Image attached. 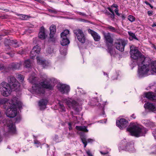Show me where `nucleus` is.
Returning a JSON list of instances; mask_svg holds the SVG:
<instances>
[{"instance_id": "obj_51", "label": "nucleus", "mask_w": 156, "mask_h": 156, "mask_svg": "<svg viewBox=\"0 0 156 156\" xmlns=\"http://www.w3.org/2000/svg\"><path fill=\"white\" fill-rule=\"evenodd\" d=\"M77 13L79 15L82 16H85L86 15L84 13H82L80 12H77Z\"/></svg>"}, {"instance_id": "obj_61", "label": "nucleus", "mask_w": 156, "mask_h": 156, "mask_svg": "<svg viewBox=\"0 0 156 156\" xmlns=\"http://www.w3.org/2000/svg\"><path fill=\"white\" fill-rule=\"evenodd\" d=\"M2 137L1 136V135H0V142L2 141Z\"/></svg>"}, {"instance_id": "obj_52", "label": "nucleus", "mask_w": 156, "mask_h": 156, "mask_svg": "<svg viewBox=\"0 0 156 156\" xmlns=\"http://www.w3.org/2000/svg\"><path fill=\"white\" fill-rule=\"evenodd\" d=\"M106 122V119H105L104 120H101L99 121L98 122H100V123H105Z\"/></svg>"}, {"instance_id": "obj_11", "label": "nucleus", "mask_w": 156, "mask_h": 156, "mask_svg": "<svg viewBox=\"0 0 156 156\" xmlns=\"http://www.w3.org/2000/svg\"><path fill=\"white\" fill-rule=\"evenodd\" d=\"M127 44L126 41L124 39H119L116 41L115 45L117 49L123 51H124L125 46Z\"/></svg>"}, {"instance_id": "obj_31", "label": "nucleus", "mask_w": 156, "mask_h": 156, "mask_svg": "<svg viewBox=\"0 0 156 156\" xmlns=\"http://www.w3.org/2000/svg\"><path fill=\"white\" fill-rule=\"evenodd\" d=\"M23 65L26 68H28L29 70L31 69V68H30L31 67V62L29 59L25 60Z\"/></svg>"}, {"instance_id": "obj_26", "label": "nucleus", "mask_w": 156, "mask_h": 156, "mask_svg": "<svg viewBox=\"0 0 156 156\" xmlns=\"http://www.w3.org/2000/svg\"><path fill=\"white\" fill-rule=\"evenodd\" d=\"M142 122L147 127H151L153 125V124L152 122L147 120H143L142 121Z\"/></svg>"}, {"instance_id": "obj_33", "label": "nucleus", "mask_w": 156, "mask_h": 156, "mask_svg": "<svg viewBox=\"0 0 156 156\" xmlns=\"http://www.w3.org/2000/svg\"><path fill=\"white\" fill-rule=\"evenodd\" d=\"M76 92H78L79 94H85L86 92L85 91L83 90L82 88H77L76 90Z\"/></svg>"}, {"instance_id": "obj_8", "label": "nucleus", "mask_w": 156, "mask_h": 156, "mask_svg": "<svg viewBox=\"0 0 156 156\" xmlns=\"http://www.w3.org/2000/svg\"><path fill=\"white\" fill-rule=\"evenodd\" d=\"M57 87L58 90L62 94H67L70 91L69 86L66 84L59 83L57 84Z\"/></svg>"}, {"instance_id": "obj_17", "label": "nucleus", "mask_w": 156, "mask_h": 156, "mask_svg": "<svg viewBox=\"0 0 156 156\" xmlns=\"http://www.w3.org/2000/svg\"><path fill=\"white\" fill-rule=\"evenodd\" d=\"M80 138L83 142L84 145V147L85 148L87 144V143H92L95 141L93 139H87L86 137L84 135H81Z\"/></svg>"}, {"instance_id": "obj_62", "label": "nucleus", "mask_w": 156, "mask_h": 156, "mask_svg": "<svg viewBox=\"0 0 156 156\" xmlns=\"http://www.w3.org/2000/svg\"><path fill=\"white\" fill-rule=\"evenodd\" d=\"M81 101H82V100H81L80 99H79L78 100V101L79 102H80Z\"/></svg>"}, {"instance_id": "obj_53", "label": "nucleus", "mask_w": 156, "mask_h": 156, "mask_svg": "<svg viewBox=\"0 0 156 156\" xmlns=\"http://www.w3.org/2000/svg\"><path fill=\"white\" fill-rule=\"evenodd\" d=\"M112 7H114L116 8V9H118V6L116 4H113L111 6Z\"/></svg>"}, {"instance_id": "obj_27", "label": "nucleus", "mask_w": 156, "mask_h": 156, "mask_svg": "<svg viewBox=\"0 0 156 156\" xmlns=\"http://www.w3.org/2000/svg\"><path fill=\"white\" fill-rule=\"evenodd\" d=\"M151 74H156V62H152L151 63Z\"/></svg>"}, {"instance_id": "obj_46", "label": "nucleus", "mask_w": 156, "mask_h": 156, "mask_svg": "<svg viewBox=\"0 0 156 156\" xmlns=\"http://www.w3.org/2000/svg\"><path fill=\"white\" fill-rule=\"evenodd\" d=\"M108 9L109 10V11L112 13V16L113 17L114 16V14L113 12V11L110 8H108Z\"/></svg>"}, {"instance_id": "obj_43", "label": "nucleus", "mask_w": 156, "mask_h": 156, "mask_svg": "<svg viewBox=\"0 0 156 156\" xmlns=\"http://www.w3.org/2000/svg\"><path fill=\"white\" fill-rule=\"evenodd\" d=\"M86 153L88 156H93L90 151L88 150L86 151Z\"/></svg>"}, {"instance_id": "obj_58", "label": "nucleus", "mask_w": 156, "mask_h": 156, "mask_svg": "<svg viewBox=\"0 0 156 156\" xmlns=\"http://www.w3.org/2000/svg\"><path fill=\"white\" fill-rule=\"evenodd\" d=\"M152 27H156V23H153V24H152Z\"/></svg>"}, {"instance_id": "obj_60", "label": "nucleus", "mask_w": 156, "mask_h": 156, "mask_svg": "<svg viewBox=\"0 0 156 156\" xmlns=\"http://www.w3.org/2000/svg\"><path fill=\"white\" fill-rule=\"evenodd\" d=\"M73 134L72 133H69V136H72Z\"/></svg>"}, {"instance_id": "obj_48", "label": "nucleus", "mask_w": 156, "mask_h": 156, "mask_svg": "<svg viewBox=\"0 0 156 156\" xmlns=\"http://www.w3.org/2000/svg\"><path fill=\"white\" fill-rule=\"evenodd\" d=\"M24 53V51L22 49H21L18 52V53L20 54H23Z\"/></svg>"}, {"instance_id": "obj_29", "label": "nucleus", "mask_w": 156, "mask_h": 156, "mask_svg": "<svg viewBox=\"0 0 156 156\" xmlns=\"http://www.w3.org/2000/svg\"><path fill=\"white\" fill-rule=\"evenodd\" d=\"M61 44L62 46H66L68 45L70 43L69 40L68 38H61Z\"/></svg>"}, {"instance_id": "obj_30", "label": "nucleus", "mask_w": 156, "mask_h": 156, "mask_svg": "<svg viewBox=\"0 0 156 156\" xmlns=\"http://www.w3.org/2000/svg\"><path fill=\"white\" fill-rule=\"evenodd\" d=\"M69 31L68 30H64L63 32H62L61 34V38H67V36L69 34Z\"/></svg>"}, {"instance_id": "obj_59", "label": "nucleus", "mask_w": 156, "mask_h": 156, "mask_svg": "<svg viewBox=\"0 0 156 156\" xmlns=\"http://www.w3.org/2000/svg\"><path fill=\"white\" fill-rule=\"evenodd\" d=\"M146 4H147V5H149L150 6V7L151 8H153V6H151L150 4H149L148 3H146Z\"/></svg>"}, {"instance_id": "obj_63", "label": "nucleus", "mask_w": 156, "mask_h": 156, "mask_svg": "<svg viewBox=\"0 0 156 156\" xmlns=\"http://www.w3.org/2000/svg\"><path fill=\"white\" fill-rule=\"evenodd\" d=\"M2 99L0 100V104H2Z\"/></svg>"}, {"instance_id": "obj_16", "label": "nucleus", "mask_w": 156, "mask_h": 156, "mask_svg": "<svg viewBox=\"0 0 156 156\" xmlns=\"http://www.w3.org/2000/svg\"><path fill=\"white\" fill-rule=\"evenodd\" d=\"M40 50L41 48L38 45H37L34 47L30 52V57L31 58H33L34 57L37 55L39 53Z\"/></svg>"}, {"instance_id": "obj_9", "label": "nucleus", "mask_w": 156, "mask_h": 156, "mask_svg": "<svg viewBox=\"0 0 156 156\" xmlns=\"http://www.w3.org/2000/svg\"><path fill=\"white\" fill-rule=\"evenodd\" d=\"M4 122L5 123V125H7L8 131L12 135H15L17 133L15 125L12 121L8 119L4 120Z\"/></svg>"}, {"instance_id": "obj_42", "label": "nucleus", "mask_w": 156, "mask_h": 156, "mask_svg": "<svg viewBox=\"0 0 156 156\" xmlns=\"http://www.w3.org/2000/svg\"><path fill=\"white\" fill-rule=\"evenodd\" d=\"M108 50L109 53H110L111 55H113L114 53V51H113V49H112L110 47H108Z\"/></svg>"}, {"instance_id": "obj_23", "label": "nucleus", "mask_w": 156, "mask_h": 156, "mask_svg": "<svg viewBox=\"0 0 156 156\" xmlns=\"http://www.w3.org/2000/svg\"><path fill=\"white\" fill-rule=\"evenodd\" d=\"M46 35L45 34V29L43 27L41 28L40 32L38 34V37L41 39H44L45 38Z\"/></svg>"}, {"instance_id": "obj_44", "label": "nucleus", "mask_w": 156, "mask_h": 156, "mask_svg": "<svg viewBox=\"0 0 156 156\" xmlns=\"http://www.w3.org/2000/svg\"><path fill=\"white\" fill-rule=\"evenodd\" d=\"M21 118L20 116H17V117L16 118V122L17 123L19 122L21 120Z\"/></svg>"}, {"instance_id": "obj_5", "label": "nucleus", "mask_w": 156, "mask_h": 156, "mask_svg": "<svg viewBox=\"0 0 156 156\" xmlns=\"http://www.w3.org/2000/svg\"><path fill=\"white\" fill-rule=\"evenodd\" d=\"M127 131L132 136L138 137L144 136L147 131L146 129L136 123H131Z\"/></svg>"}, {"instance_id": "obj_7", "label": "nucleus", "mask_w": 156, "mask_h": 156, "mask_svg": "<svg viewBox=\"0 0 156 156\" xmlns=\"http://www.w3.org/2000/svg\"><path fill=\"white\" fill-rule=\"evenodd\" d=\"M118 148L120 151L123 150L127 151L131 153L136 152L134 143L133 142H128L125 139L121 141L119 145Z\"/></svg>"}, {"instance_id": "obj_14", "label": "nucleus", "mask_w": 156, "mask_h": 156, "mask_svg": "<svg viewBox=\"0 0 156 156\" xmlns=\"http://www.w3.org/2000/svg\"><path fill=\"white\" fill-rule=\"evenodd\" d=\"M37 63L38 65H41L44 68H47L51 65L50 62L44 60L40 56H37L36 58Z\"/></svg>"}, {"instance_id": "obj_4", "label": "nucleus", "mask_w": 156, "mask_h": 156, "mask_svg": "<svg viewBox=\"0 0 156 156\" xmlns=\"http://www.w3.org/2000/svg\"><path fill=\"white\" fill-rule=\"evenodd\" d=\"M151 62L149 58H146L143 61L137 64L138 66V74L139 77H142L151 74Z\"/></svg>"}, {"instance_id": "obj_54", "label": "nucleus", "mask_w": 156, "mask_h": 156, "mask_svg": "<svg viewBox=\"0 0 156 156\" xmlns=\"http://www.w3.org/2000/svg\"><path fill=\"white\" fill-rule=\"evenodd\" d=\"M79 20L80 21L83 22H87V21L85 20L84 19H80Z\"/></svg>"}, {"instance_id": "obj_40", "label": "nucleus", "mask_w": 156, "mask_h": 156, "mask_svg": "<svg viewBox=\"0 0 156 156\" xmlns=\"http://www.w3.org/2000/svg\"><path fill=\"white\" fill-rule=\"evenodd\" d=\"M128 20L131 22H133L135 21V18L133 16L129 15L128 17Z\"/></svg>"}, {"instance_id": "obj_18", "label": "nucleus", "mask_w": 156, "mask_h": 156, "mask_svg": "<svg viewBox=\"0 0 156 156\" xmlns=\"http://www.w3.org/2000/svg\"><path fill=\"white\" fill-rule=\"evenodd\" d=\"M48 102V101L46 99H42L38 102V106L41 110H43L45 109Z\"/></svg>"}, {"instance_id": "obj_49", "label": "nucleus", "mask_w": 156, "mask_h": 156, "mask_svg": "<svg viewBox=\"0 0 156 156\" xmlns=\"http://www.w3.org/2000/svg\"><path fill=\"white\" fill-rule=\"evenodd\" d=\"M115 12L116 13V14L118 16H120V14L118 12V9H116L115 10Z\"/></svg>"}, {"instance_id": "obj_34", "label": "nucleus", "mask_w": 156, "mask_h": 156, "mask_svg": "<svg viewBox=\"0 0 156 156\" xmlns=\"http://www.w3.org/2000/svg\"><path fill=\"white\" fill-rule=\"evenodd\" d=\"M34 143L35 146L37 147H40L41 145V143L36 139H35L34 140Z\"/></svg>"}, {"instance_id": "obj_57", "label": "nucleus", "mask_w": 156, "mask_h": 156, "mask_svg": "<svg viewBox=\"0 0 156 156\" xmlns=\"http://www.w3.org/2000/svg\"><path fill=\"white\" fill-rule=\"evenodd\" d=\"M55 140L56 141V142H58V141L57 140V139L58 138V136H55Z\"/></svg>"}, {"instance_id": "obj_10", "label": "nucleus", "mask_w": 156, "mask_h": 156, "mask_svg": "<svg viewBox=\"0 0 156 156\" xmlns=\"http://www.w3.org/2000/svg\"><path fill=\"white\" fill-rule=\"evenodd\" d=\"M62 101L66 103L69 108L77 111V107L78 103L74 100L72 98H64L62 99Z\"/></svg>"}, {"instance_id": "obj_13", "label": "nucleus", "mask_w": 156, "mask_h": 156, "mask_svg": "<svg viewBox=\"0 0 156 156\" xmlns=\"http://www.w3.org/2000/svg\"><path fill=\"white\" fill-rule=\"evenodd\" d=\"M128 124V121L123 118L118 119L116 121V126L121 129L126 128Z\"/></svg>"}, {"instance_id": "obj_45", "label": "nucleus", "mask_w": 156, "mask_h": 156, "mask_svg": "<svg viewBox=\"0 0 156 156\" xmlns=\"http://www.w3.org/2000/svg\"><path fill=\"white\" fill-rule=\"evenodd\" d=\"M52 51L51 49V48H48L47 51V52L49 54H51L52 53Z\"/></svg>"}, {"instance_id": "obj_6", "label": "nucleus", "mask_w": 156, "mask_h": 156, "mask_svg": "<svg viewBox=\"0 0 156 156\" xmlns=\"http://www.w3.org/2000/svg\"><path fill=\"white\" fill-rule=\"evenodd\" d=\"M130 51L131 57L135 61H133L132 64L133 66L136 65V64L140 62L143 61L146 58L138 50L137 48L133 45H131L130 47Z\"/></svg>"}, {"instance_id": "obj_47", "label": "nucleus", "mask_w": 156, "mask_h": 156, "mask_svg": "<svg viewBox=\"0 0 156 156\" xmlns=\"http://www.w3.org/2000/svg\"><path fill=\"white\" fill-rule=\"evenodd\" d=\"M49 11L55 13H57V11L54 9H50L49 10Z\"/></svg>"}, {"instance_id": "obj_20", "label": "nucleus", "mask_w": 156, "mask_h": 156, "mask_svg": "<svg viewBox=\"0 0 156 156\" xmlns=\"http://www.w3.org/2000/svg\"><path fill=\"white\" fill-rule=\"evenodd\" d=\"M5 43L8 45H12L15 48L19 46V44H18L16 41L15 40H7L5 41Z\"/></svg>"}, {"instance_id": "obj_56", "label": "nucleus", "mask_w": 156, "mask_h": 156, "mask_svg": "<svg viewBox=\"0 0 156 156\" xmlns=\"http://www.w3.org/2000/svg\"><path fill=\"white\" fill-rule=\"evenodd\" d=\"M147 13L149 16H151L152 15V12H151L150 11H148L147 12Z\"/></svg>"}, {"instance_id": "obj_24", "label": "nucleus", "mask_w": 156, "mask_h": 156, "mask_svg": "<svg viewBox=\"0 0 156 156\" xmlns=\"http://www.w3.org/2000/svg\"><path fill=\"white\" fill-rule=\"evenodd\" d=\"M50 37L51 38H52L54 37V35L56 32V29L55 25H52L50 27Z\"/></svg>"}, {"instance_id": "obj_41", "label": "nucleus", "mask_w": 156, "mask_h": 156, "mask_svg": "<svg viewBox=\"0 0 156 156\" xmlns=\"http://www.w3.org/2000/svg\"><path fill=\"white\" fill-rule=\"evenodd\" d=\"M110 151V150L109 149H108L106 151H100V152L101 154L103 155H105L108 154L109 151Z\"/></svg>"}, {"instance_id": "obj_19", "label": "nucleus", "mask_w": 156, "mask_h": 156, "mask_svg": "<svg viewBox=\"0 0 156 156\" xmlns=\"http://www.w3.org/2000/svg\"><path fill=\"white\" fill-rule=\"evenodd\" d=\"M88 31L91 34L95 41H98L100 40V36L96 32L90 29L88 30Z\"/></svg>"}, {"instance_id": "obj_37", "label": "nucleus", "mask_w": 156, "mask_h": 156, "mask_svg": "<svg viewBox=\"0 0 156 156\" xmlns=\"http://www.w3.org/2000/svg\"><path fill=\"white\" fill-rule=\"evenodd\" d=\"M20 64L18 63H13L12 64V68L14 69H18L20 67Z\"/></svg>"}, {"instance_id": "obj_32", "label": "nucleus", "mask_w": 156, "mask_h": 156, "mask_svg": "<svg viewBox=\"0 0 156 156\" xmlns=\"http://www.w3.org/2000/svg\"><path fill=\"white\" fill-rule=\"evenodd\" d=\"M128 34L130 36L129 39L130 40H132L133 39H136V37L134 34L130 32H129Z\"/></svg>"}, {"instance_id": "obj_3", "label": "nucleus", "mask_w": 156, "mask_h": 156, "mask_svg": "<svg viewBox=\"0 0 156 156\" xmlns=\"http://www.w3.org/2000/svg\"><path fill=\"white\" fill-rule=\"evenodd\" d=\"M7 106L5 113L7 116L9 118H14L18 113V108L20 109L22 107V103L20 100L16 97H14L11 99L8 100L6 103Z\"/></svg>"}, {"instance_id": "obj_36", "label": "nucleus", "mask_w": 156, "mask_h": 156, "mask_svg": "<svg viewBox=\"0 0 156 156\" xmlns=\"http://www.w3.org/2000/svg\"><path fill=\"white\" fill-rule=\"evenodd\" d=\"M19 16L20 18L22 20H27L29 18V16L27 15L20 14Z\"/></svg>"}, {"instance_id": "obj_12", "label": "nucleus", "mask_w": 156, "mask_h": 156, "mask_svg": "<svg viewBox=\"0 0 156 156\" xmlns=\"http://www.w3.org/2000/svg\"><path fill=\"white\" fill-rule=\"evenodd\" d=\"M76 37L79 41L83 43H85L86 38L85 35L83 34L82 31L80 29H77L74 31Z\"/></svg>"}, {"instance_id": "obj_25", "label": "nucleus", "mask_w": 156, "mask_h": 156, "mask_svg": "<svg viewBox=\"0 0 156 156\" xmlns=\"http://www.w3.org/2000/svg\"><path fill=\"white\" fill-rule=\"evenodd\" d=\"M59 106L58 110L61 112L66 111V108L63 105L62 102L59 100L58 101Z\"/></svg>"}, {"instance_id": "obj_2", "label": "nucleus", "mask_w": 156, "mask_h": 156, "mask_svg": "<svg viewBox=\"0 0 156 156\" xmlns=\"http://www.w3.org/2000/svg\"><path fill=\"white\" fill-rule=\"evenodd\" d=\"M9 85L6 82H2L0 84V90L2 94L7 97L11 93L12 90L16 91L20 90V85L14 77L10 76L8 79Z\"/></svg>"}, {"instance_id": "obj_22", "label": "nucleus", "mask_w": 156, "mask_h": 156, "mask_svg": "<svg viewBox=\"0 0 156 156\" xmlns=\"http://www.w3.org/2000/svg\"><path fill=\"white\" fill-rule=\"evenodd\" d=\"M71 122L68 123L69 128V130H71L72 129V126L73 125V124H74L78 123L79 121L78 120V119L76 116H73L72 119H71Z\"/></svg>"}, {"instance_id": "obj_38", "label": "nucleus", "mask_w": 156, "mask_h": 156, "mask_svg": "<svg viewBox=\"0 0 156 156\" xmlns=\"http://www.w3.org/2000/svg\"><path fill=\"white\" fill-rule=\"evenodd\" d=\"M60 53L61 55H65L67 53V50L66 48H61L60 51Z\"/></svg>"}, {"instance_id": "obj_28", "label": "nucleus", "mask_w": 156, "mask_h": 156, "mask_svg": "<svg viewBox=\"0 0 156 156\" xmlns=\"http://www.w3.org/2000/svg\"><path fill=\"white\" fill-rule=\"evenodd\" d=\"M76 128L79 131H82L84 132H87L88 131L87 127L85 126H76Z\"/></svg>"}, {"instance_id": "obj_50", "label": "nucleus", "mask_w": 156, "mask_h": 156, "mask_svg": "<svg viewBox=\"0 0 156 156\" xmlns=\"http://www.w3.org/2000/svg\"><path fill=\"white\" fill-rule=\"evenodd\" d=\"M131 119H134L136 118V116L135 114H133L131 115Z\"/></svg>"}, {"instance_id": "obj_21", "label": "nucleus", "mask_w": 156, "mask_h": 156, "mask_svg": "<svg viewBox=\"0 0 156 156\" xmlns=\"http://www.w3.org/2000/svg\"><path fill=\"white\" fill-rule=\"evenodd\" d=\"M104 34L105 40L107 43L112 44V43L113 40L111 37V34L109 33H104Z\"/></svg>"}, {"instance_id": "obj_1", "label": "nucleus", "mask_w": 156, "mask_h": 156, "mask_svg": "<svg viewBox=\"0 0 156 156\" xmlns=\"http://www.w3.org/2000/svg\"><path fill=\"white\" fill-rule=\"evenodd\" d=\"M35 74L33 73L29 76L28 80L32 83H34L31 88L29 89V91L33 94L37 96L43 95L45 92L44 89L51 90L57 82L56 80L54 78H48L46 77L45 80L41 82L39 84L35 83L37 78L35 76Z\"/></svg>"}, {"instance_id": "obj_39", "label": "nucleus", "mask_w": 156, "mask_h": 156, "mask_svg": "<svg viewBox=\"0 0 156 156\" xmlns=\"http://www.w3.org/2000/svg\"><path fill=\"white\" fill-rule=\"evenodd\" d=\"M107 29L109 31L112 32H115L116 31V29L114 27L111 26H108L107 27Z\"/></svg>"}, {"instance_id": "obj_15", "label": "nucleus", "mask_w": 156, "mask_h": 156, "mask_svg": "<svg viewBox=\"0 0 156 156\" xmlns=\"http://www.w3.org/2000/svg\"><path fill=\"white\" fill-rule=\"evenodd\" d=\"M144 107L146 110L152 112L156 111V104H154L147 102L144 104Z\"/></svg>"}, {"instance_id": "obj_55", "label": "nucleus", "mask_w": 156, "mask_h": 156, "mask_svg": "<svg viewBox=\"0 0 156 156\" xmlns=\"http://www.w3.org/2000/svg\"><path fill=\"white\" fill-rule=\"evenodd\" d=\"M4 68V66L2 64H0V70H2Z\"/></svg>"}, {"instance_id": "obj_64", "label": "nucleus", "mask_w": 156, "mask_h": 156, "mask_svg": "<svg viewBox=\"0 0 156 156\" xmlns=\"http://www.w3.org/2000/svg\"><path fill=\"white\" fill-rule=\"evenodd\" d=\"M104 75H106L108 77V75L106 73H104Z\"/></svg>"}, {"instance_id": "obj_35", "label": "nucleus", "mask_w": 156, "mask_h": 156, "mask_svg": "<svg viewBox=\"0 0 156 156\" xmlns=\"http://www.w3.org/2000/svg\"><path fill=\"white\" fill-rule=\"evenodd\" d=\"M17 78L20 81L22 82L24 80V76L20 74H18L16 75Z\"/></svg>"}]
</instances>
